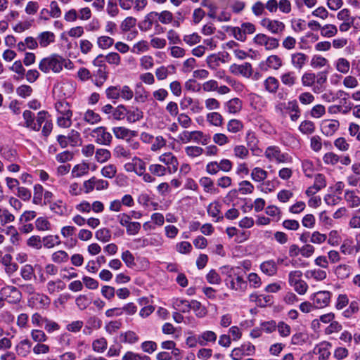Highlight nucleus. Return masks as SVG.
Segmentation results:
<instances>
[{
  "instance_id": "obj_1",
  "label": "nucleus",
  "mask_w": 360,
  "mask_h": 360,
  "mask_svg": "<svg viewBox=\"0 0 360 360\" xmlns=\"http://www.w3.org/2000/svg\"><path fill=\"white\" fill-rule=\"evenodd\" d=\"M70 60H66L62 56L58 54H52L48 57L44 58L39 63V69L44 72L49 73L52 71L54 73H59L63 70V66L69 68L68 65H72ZM71 68V67H70Z\"/></svg>"
},
{
  "instance_id": "obj_2",
  "label": "nucleus",
  "mask_w": 360,
  "mask_h": 360,
  "mask_svg": "<svg viewBox=\"0 0 360 360\" xmlns=\"http://www.w3.org/2000/svg\"><path fill=\"white\" fill-rule=\"evenodd\" d=\"M91 135L94 139L96 143L100 145L110 146L112 140V136L104 127L94 129L91 131Z\"/></svg>"
},
{
  "instance_id": "obj_3",
  "label": "nucleus",
  "mask_w": 360,
  "mask_h": 360,
  "mask_svg": "<svg viewBox=\"0 0 360 360\" xmlns=\"http://www.w3.org/2000/svg\"><path fill=\"white\" fill-rule=\"evenodd\" d=\"M260 25L273 34H282L285 28V25L283 22L268 18L262 19Z\"/></svg>"
},
{
  "instance_id": "obj_4",
  "label": "nucleus",
  "mask_w": 360,
  "mask_h": 360,
  "mask_svg": "<svg viewBox=\"0 0 360 360\" xmlns=\"http://www.w3.org/2000/svg\"><path fill=\"white\" fill-rule=\"evenodd\" d=\"M253 41L257 45L264 46L266 50H273L277 49L279 46V41L277 39L262 33L256 34Z\"/></svg>"
},
{
  "instance_id": "obj_5",
  "label": "nucleus",
  "mask_w": 360,
  "mask_h": 360,
  "mask_svg": "<svg viewBox=\"0 0 360 360\" xmlns=\"http://www.w3.org/2000/svg\"><path fill=\"white\" fill-rule=\"evenodd\" d=\"M255 353V347L250 342L243 344L240 347L234 348L231 357L233 360H240L243 356H251Z\"/></svg>"
},
{
  "instance_id": "obj_6",
  "label": "nucleus",
  "mask_w": 360,
  "mask_h": 360,
  "mask_svg": "<svg viewBox=\"0 0 360 360\" xmlns=\"http://www.w3.org/2000/svg\"><path fill=\"white\" fill-rule=\"evenodd\" d=\"M4 300H6L9 303H17L20 301L21 293L17 288L8 285L1 288L0 291Z\"/></svg>"
},
{
  "instance_id": "obj_7",
  "label": "nucleus",
  "mask_w": 360,
  "mask_h": 360,
  "mask_svg": "<svg viewBox=\"0 0 360 360\" xmlns=\"http://www.w3.org/2000/svg\"><path fill=\"white\" fill-rule=\"evenodd\" d=\"M264 155L269 160L278 163L285 162L288 160V154L282 153L277 146H269L265 150Z\"/></svg>"
},
{
  "instance_id": "obj_8",
  "label": "nucleus",
  "mask_w": 360,
  "mask_h": 360,
  "mask_svg": "<svg viewBox=\"0 0 360 360\" xmlns=\"http://www.w3.org/2000/svg\"><path fill=\"white\" fill-rule=\"evenodd\" d=\"M331 293L328 291H319L311 297L313 305L315 308L321 309L327 307L330 302Z\"/></svg>"
},
{
  "instance_id": "obj_9",
  "label": "nucleus",
  "mask_w": 360,
  "mask_h": 360,
  "mask_svg": "<svg viewBox=\"0 0 360 360\" xmlns=\"http://www.w3.org/2000/svg\"><path fill=\"white\" fill-rule=\"evenodd\" d=\"M159 160L167 165L166 169L168 173L174 174L178 170V160L172 153L161 155L159 157Z\"/></svg>"
},
{
  "instance_id": "obj_10",
  "label": "nucleus",
  "mask_w": 360,
  "mask_h": 360,
  "mask_svg": "<svg viewBox=\"0 0 360 360\" xmlns=\"http://www.w3.org/2000/svg\"><path fill=\"white\" fill-rule=\"evenodd\" d=\"M283 65L282 59L277 55L269 56L265 61H262L259 66L260 69L267 71L269 69L278 70Z\"/></svg>"
},
{
  "instance_id": "obj_11",
  "label": "nucleus",
  "mask_w": 360,
  "mask_h": 360,
  "mask_svg": "<svg viewBox=\"0 0 360 360\" xmlns=\"http://www.w3.org/2000/svg\"><path fill=\"white\" fill-rule=\"evenodd\" d=\"M229 70L232 74L241 75L246 78H249L252 74V68L250 63H244L240 65L234 63L230 66Z\"/></svg>"
},
{
  "instance_id": "obj_12",
  "label": "nucleus",
  "mask_w": 360,
  "mask_h": 360,
  "mask_svg": "<svg viewBox=\"0 0 360 360\" xmlns=\"http://www.w3.org/2000/svg\"><path fill=\"white\" fill-rule=\"evenodd\" d=\"M156 15V11H151L147 13L143 19L139 22V28L142 32L149 31L158 22Z\"/></svg>"
},
{
  "instance_id": "obj_13",
  "label": "nucleus",
  "mask_w": 360,
  "mask_h": 360,
  "mask_svg": "<svg viewBox=\"0 0 360 360\" xmlns=\"http://www.w3.org/2000/svg\"><path fill=\"white\" fill-rule=\"evenodd\" d=\"M309 59L307 55L302 52H295L290 55V62L296 70H302Z\"/></svg>"
},
{
  "instance_id": "obj_14",
  "label": "nucleus",
  "mask_w": 360,
  "mask_h": 360,
  "mask_svg": "<svg viewBox=\"0 0 360 360\" xmlns=\"http://www.w3.org/2000/svg\"><path fill=\"white\" fill-rule=\"evenodd\" d=\"M340 123L335 120H325L321 124V131L323 134L330 136L338 129Z\"/></svg>"
},
{
  "instance_id": "obj_15",
  "label": "nucleus",
  "mask_w": 360,
  "mask_h": 360,
  "mask_svg": "<svg viewBox=\"0 0 360 360\" xmlns=\"http://www.w3.org/2000/svg\"><path fill=\"white\" fill-rule=\"evenodd\" d=\"M352 272V267L345 264L336 266L334 269V274L338 279L344 280L349 277Z\"/></svg>"
},
{
  "instance_id": "obj_16",
  "label": "nucleus",
  "mask_w": 360,
  "mask_h": 360,
  "mask_svg": "<svg viewBox=\"0 0 360 360\" xmlns=\"http://www.w3.org/2000/svg\"><path fill=\"white\" fill-rule=\"evenodd\" d=\"M217 335L212 330H205L198 335V344L201 346H205L209 342L214 343L217 340Z\"/></svg>"
},
{
  "instance_id": "obj_17",
  "label": "nucleus",
  "mask_w": 360,
  "mask_h": 360,
  "mask_svg": "<svg viewBox=\"0 0 360 360\" xmlns=\"http://www.w3.org/2000/svg\"><path fill=\"white\" fill-rule=\"evenodd\" d=\"M56 36L53 32L45 31L41 32L38 37L37 40L41 47H47L50 44L55 41Z\"/></svg>"
},
{
  "instance_id": "obj_18",
  "label": "nucleus",
  "mask_w": 360,
  "mask_h": 360,
  "mask_svg": "<svg viewBox=\"0 0 360 360\" xmlns=\"http://www.w3.org/2000/svg\"><path fill=\"white\" fill-rule=\"evenodd\" d=\"M253 191L254 186L252 185V184L249 181L245 180L242 181L239 184V188L238 191L236 189L231 190L229 193V195H236L238 191L243 195L250 194L253 192Z\"/></svg>"
},
{
  "instance_id": "obj_19",
  "label": "nucleus",
  "mask_w": 360,
  "mask_h": 360,
  "mask_svg": "<svg viewBox=\"0 0 360 360\" xmlns=\"http://www.w3.org/2000/svg\"><path fill=\"white\" fill-rule=\"evenodd\" d=\"M50 210L59 216H64L68 212V206L62 200H57L49 205Z\"/></svg>"
},
{
  "instance_id": "obj_20",
  "label": "nucleus",
  "mask_w": 360,
  "mask_h": 360,
  "mask_svg": "<svg viewBox=\"0 0 360 360\" xmlns=\"http://www.w3.org/2000/svg\"><path fill=\"white\" fill-rule=\"evenodd\" d=\"M286 110L290 113V120L293 122L297 121L300 117V110L296 100H292L287 103Z\"/></svg>"
},
{
  "instance_id": "obj_21",
  "label": "nucleus",
  "mask_w": 360,
  "mask_h": 360,
  "mask_svg": "<svg viewBox=\"0 0 360 360\" xmlns=\"http://www.w3.org/2000/svg\"><path fill=\"white\" fill-rule=\"evenodd\" d=\"M261 271L267 276H274L277 272L276 263L271 259L262 262L260 265Z\"/></svg>"
},
{
  "instance_id": "obj_22",
  "label": "nucleus",
  "mask_w": 360,
  "mask_h": 360,
  "mask_svg": "<svg viewBox=\"0 0 360 360\" xmlns=\"http://www.w3.org/2000/svg\"><path fill=\"white\" fill-rule=\"evenodd\" d=\"M113 155L117 158H123L124 160H129L132 158V153L130 149L122 145L115 146L113 150Z\"/></svg>"
},
{
  "instance_id": "obj_23",
  "label": "nucleus",
  "mask_w": 360,
  "mask_h": 360,
  "mask_svg": "<svg viewBox=\"0 0 360 360\" xmlns=\"http://www.w3.org/2000/svg\"><path fill=\"white\" fill-rule=\"evenodd\" d=\"M32 347V342L25 339L20 341L15 347L16 353L18 356L25 357L30 352Z\"/></svg>"
},
{
  "instance_id": "obj_24",
  "label": "nucleus",
  "mask_w": 360,
  "mask_h": 360,
  "mask_svg": "<svg viewBox=\"0 0 360 360\" xmlns=\"http://www.w3.org/2000/svg\"><path fill=\"white\" fill-rule=\"evenodd\" d=\"M225 107L229 113L236 114L242 109V101L238 98H234L227 101Z\"/></svg>"
},
{
  "instance_id": "obj_25",
  "label": "nucleus",
  "mask_w": 360,
  "mask_h": 360,
  "mask_svg": "<svg viewBox=\"0 0 360 360\" xmlns=\"http://www.w3.org/2000/svg\"><path fill=\"white\" fill-rule=\"evenodd\" d=\"M112 131L117 139H126L127 137L135 136L136 135V132L135 131H131L129 129H127L124 127H117L112 129Z\"/></svg>"
},
{
  "instance_id": "obj_26",
  "label": "nucleus",
  "mask_w": 360,
  "mask_h": 360,
  "mask_svg": "<svg viewBox=\"0 0 360 360\" xmlns=\"http://www.w3.org/2000/svg\"><path fill=\"white\" fill-rule=\"evenodd\" d=\"M22 116H23V118L25 122V126L27 128H30L32 130H34L36 131H39V127H38L39 125L35 124L34 115L32 112H31L30 110H25L23 112Z\"/></svg>"
},
{
  "instance_id": "obj_27",
  "label": "nucleus",
  "mask_w": 360,
  "mask_h": 360,
  "mask_svg": "<svg viewBox=\"0 0 360 360\" xmlns=\"http://www.w3.org/2000/svg\"><path fill=\"white\" fill-rule=\"evenodd\" d=\"M227 287L236 291L244 292L246 290L247 283L240 276H237L236 279L229 282Z\"/></svg>"
},
{
  "instance_id": "obj_28",
  "label": "nucleus",
  "mask_w": 360,
  "mask_h": 360,
  "mask_svg": "<svg viewBox=\"0 0 360 360\" xmlns=\"http://www.w3.org/2000/svg\"><path fill=\"white\" fill-rule=\"evenodd\" d=\"M264 86L268 92L275 94L279 87V82L276 77L270 76L264 80Z\"/></svg>"
},
{
  "instance_id": "obj_29",
  "label": "nucleus",
  "mask_w": 360,
  "mask_h": 360,
  "mask_svg": "<svg viewBox=\"0 0 360 360\" xmlns=\"http://www.w3.org/2000/svg\"><path fill=\"white\" fill-rule=\"evenodd\" d=\"M143 113L138 108H131L127 109V115H126L127 120L129 122L134 123L143 118Z\"/></svg>"
},
{
  "instance_id": "obj_30",
  "label": "nucleus",
  "mask_w": 360,
  "mask_h": 360,
  "mask_svg": "<svg viewBox=\"0 0 360 360\" xmlns=\"http://www.w3.org/2000/svg\"><path fill=\"white\" fill-rule=\"evenodd\" d=\"M0 152L1 157L9 162H14L18 159V153L15 149L4 146L1 148Z\"/></svg>"
},
{
  "instance_id": "obj_31",
  "label": "nucleus",
  "mask_w": 360,
  "mask_h": 360,
  "mask_svg": "<svg viewBox=\"0 0 360 360\" xmlns=\"http://www.w3.org/2000/svg\"><path fill=\"white\" fill-rule=\"evenodd\" d=\"M89 167L86 163H81L75 165L71 172L73 178H79L89 172Z\"/></svg>"
},
{
  "instance_id": "obj_32",
  "label": "nucleus",
  "mask_w": 360,
  "mask_h": 360,
  "mask_svg": "<svg viewBox=\"0 0 360 360\" xmlns=\"http://www.w3.org/2000/svg\"><path fill=\"white\" fill-rule=\"evenodd\" d=\"M55 108L60 115H72L70 105L65 101H60L56 103Z\"/></svg>"
},
{
  "instance_id": "obj_33",
  "label": "nucleus",
  "mask_w": 360,
  "mask_h": 360,
  "mask_svg": "<svg viewBox=\"0 0 360 360\" xmlns=\"http://www.w3.org/2000/svg\"><path fill=\"white\" fill-rule=\"evenodd\" d=\"M281 80L284 85L292 87L297 82V77L294 72L290 71L281 75Z\"/></svg>"
},
{
  "instance_id": "obj_34",
  "label": "nucleus",
  "mask_w": 360,
  "mask_h": 360,
  "mask_svg": "<svg viewBox=\"0 0 360 360\" xmlns=\"http://www.w3.org/2000/svg\"><path fill=\"white\" fill-rule=\"evenodd\" d=\"M207 121L215 127H221L223 124V117L217 112H210L206 116Z\"/></svg>"
},
{
  "instance_id": "obj_35",
  "label": "nucleus",
  "mask_w": 360,
  "mask_h": 360,
  "mask_svg": "<svg viewBox=\"0 0 360 360\" xmlns=\"http://www.w3.org/2000/svg\"><path fill=\"white\" fill-rule=\"evenodd\" d=\"M96 79L94 84L96 86L100 87L103 83L107 80L108 72L107 71V68H98L95 73Z\"/></svg>"
},
{
  "instance_id": "obj_36",
  "label": "nucleus",
  "mask_w": 360,
  "mask_h": 360,
  "mask_svg": "<svg viewBox=\"0 0 360 360\" xmlns=\"http://www.w3.org/2000/svg\"><path fill=\"white\" fill-rule=\"evenodd\" d=\"M268 173L260 167H255L251 172V178L254 181L262 182L267 178Z\"/></svg>"
},
{
  "instance_id": "obj_37",
  "label": "nucleus",
  "mask_w": 360,
  "mask_h": 360,
  "mask_svg": "<svg viewBox=\"0 0 360 360\" xmlns=\"http://www.w3.org/2000/svg\"><path fill=\"white\" fill-rule=\"evenodd\" d=\"M244 125L243 122L237 119L230 120L226 126V129L229 132L236 134L243 130Z\"/></svg>"
},
{
  "instance_id": "obj_38",
  "label": "nucleus",
  "mask_w": 360,
  "mask_h": 360,
  "mask_svg": "<svg viewBox=\"0 0 360 360\" xmlns=\"http://www.w3.org/2000/svg\"><path fill=\"white\" fill-rule=\"evenodd\" d=\"M335 66L339 72L347 74L350 69V63L346 58H340L335 61Z\"/></svg>"
},
{
  "instance_id": "obj_39",
  "label": "nucleus",
  "mask_w": 360,
  "mask_h": 360,
  "mask_svg": "<svg viewBox=\"0 0 360 360\" xmlns=\"http://www.w3.org/2000/svg\"><path fill=\"white\" fill-rule=\"evenodd\" d=\"M191 309H193L195 315L199 318H203L207 314L206 308L197 300H192L191 302Z\"/></svg>"
},
{
  "instance_id": "obj_40",
  "label": "nucleus",
  "mask_w": 360,
  "mask_h": 360,
  "mask_svg": "<svg viewBox=\"0 0 360 360\" xmlns=\"http://www.w3.org/2000/svg\"><path fill=\"white\" fill-rule=\"evenodd\" d=\"M345 199L351 207L360 205V198L354 191H347L345 193Z\"/></svg>"
},
{
  "instance_id": "obj_41",
  "label": "nucleus",
  "mask_w": 360,
  "mask_h": 360,
  "mask_svg": "<svg viewBox=\"0 0 360 360\" xmlns=\"http://www.w3.org/2000/svg\"><path fill=\"white\" fill-rule=\"evenodd\" d=\"M118 86V93L120 98H122L124 101H129L134 97V91L127 85Z\"/></svg>"
},
{
  "instance_id": "obj_42",
  "label": "nucleus",
  "mask_w": 360,
  "mask_h": 360,
  "mask_svg": "<svg viewBox=\"0 0 360 360\" xmlns=\"http://www.w3.org/2000/svg\"><path fill=\"white\" fill-rule=\"evenodd\" d=\"M111 158V153L108 149L99 148L95 152V159L99 163H104Z\"/></svg>"
},
{
  "instance_id": "obj_43",
  "label": "nucleus",
  "mask_w": 360,
  "mask_h": 360,
  "mask_svg": "<svg viewBox=\"0 0 360 360\" xmlns=\"http://www.w3.org/2000/svg\"><path fill=\"white\" fill-rule=\"evenodd\" d=\"M306 276L307 278H312L315 279L316 281H321L324 280L327 274L324 270H321L319 269H311L308 270L306 272Z\"/></svg>"
},
{
  "instance_id": "obj_44",
  "label": "nucleus",
  "mask_w": 360,
  "mask_h": 360,
  "mask_svg": "<svg viewBox=\"0 0 360 360\" xmlns=\"http://www.w3.org/2000/svg\"><path fill=\"white\" fill-rule=\"evenodd\" d=\"M338 33V28L332 24H326L321 27V34L323 37H333Z\"/></svg>"
},
{
  "instance_id": "obj_45",
  "label": "nucleus",
  "mask_w": 360,
  "mask_h": 360,
  "mask_svg": "<svg viewBox=\"0 0 360 360\" xmlns=\"http://www.w3.org/2000/svg\"><path fill=\"white\" fill-rule=\"evenodd\" d=\"M158 22L162 24H169L172 22L174 16L172 12L165 10L160 13L156 12Z\"/></svg>"
},
{
  "instance_id": "obj_46",
  "label": "nucleus",
  "mask_w": 360,
  "mask_h": 360,
  "mask_svg": "<svg viewBox=\"0 0 360 360\" xmlns=\"http://www.w3.org/2000/svg\"><path fill=\"white\" fill-rule=\"evenodd\" d=\"M201 6L208 8L207 15L210 18H215L217 16V6L212 0H202Z\"/></svg>"
},
{
  "instance_id": "obj_47",
  "label": "nucleus",
  "mask_w": 360,
  "mask_h": 360,
  "mask_svg": "<svg viewBox=\"0 0 360 360\" xmlns=\"http://www.w3.org/2000/svg\"><path fill=\"white\" fill-rule=\"evenodd\" d=\"M176 309L183 313L188 312L191 310V302L186 300L176 299L173 302Z\"/></svg>"
},
{
  "instance_id": "obj_48",
  "label": "nucleus",
  "mask_w": 360,
  "mask_h": 360,
  "mask_svg": "<svg viewBox=\"0 0 360 360\" xmlns=\"http://www.w3.org/2000/svg\"><path fill=\"white\" fill-rule=\"evenodd\" d=\"M43 245L46 248H52L56 245L60 244V240L58 236L49 235L44 237L42 239Z\"/></svg>"
},
{
  "instance_id": "obj_49",
  "label": "nucleus",
  "mask_w": 360,
  "mask_h": 360,
  "mask_svg": "<svg viewBox=\"0 0 360 360\" xmlns=\"http://www.w3.org/2000/svg\"><path fill=\"white\" fill-rule=\"evenodd\" d=\"M95 237L99 241L107 243L111 239V232L107 228L100 229L96 231Z\"/></svg>"
},
{
  "instance_id": "obj_50",
  "label": "nucleus",
  "mask_w": 360,
  "mask_h": 360,
  "mask_svg": "<svg viewBox=\"0 0 360 360\" xmlns=\"http://www.w3.org/2000/svg\"><path fill=\"white\" fill-rule=\"evenodd\" d=\"M316 81V74L314 72H304L302 77L301 82L302 84L306 87H311L315 84Z\"/></svg>"
},
{
  "instance_id": "obj_51",
  "label": "nucleus",
  "mask_w": 360,
  "mask_h": 360,
  "mask_svg": "<svg viewBox=\"0 0 360 360\" xmlns=\"http://www.w3.org/2000/svg\"><path fill=\"white\" fill-rule=\"evenodd\" d=\"M15 220V216L8 210L0 207V223L1 225L13 222Z\"/></svg>"
},
{
  "instance_id": "obj_52",
  "label": "nucleus",
  "mask_w": 360,
  "mask_h": 360,
  "mask_svg": "<svg viewBox=\"0 0 360 360\" xmlns=\"http://www.w3.org/2000/svg\"><path fill=\"white\" fill-rule=\"evenodd\" d=\"M108 346V342L105 338H101L95 340L92 343V349L94 352L103 353Z\"/></svg>"
},
{
  "instance_id": "obj_53",
  "label": "nucleus",
  "mask_w": 360,
  "mask_h": 360,
  "mask_svg": "<svg viewBox=\"0 0 360 360\" xmlns=\"http://www.w3.org/2000/svg\"><path fill=\"white\" fill-rule=\"evenodd\" d=\"M360 309V302L354 300L350 302L349 307L343 311L344 316L347 318L352 317L356 314Z\"/></svg>"
},
{
  "instance_id": "obj_54",
  "label": "nucleus",
  "mask_w": 360,
  "mask_h": 360,
  "mask_svg": "<svg viewBox=\"0 0 360 360\" xmlns=\"http://www.w3.org/2000/svg\"><path fill=\"white\" fill-rule=\"evenodd\" d=\"M134 94L135 101L138 103H145L148 98L149 93L141 86H138Z\"/></svg>"
},
{
  "instance_id": "obj_55",
  "label": "nucleus",
  "mask_w": 360,
  "mask_h": 360,
  "mask_svg": "<svg viewBox=\"0 0 360 360\" xmlns=\"http://www.w3.org/2000/svg\"><path fill=\"white\" fill-rule=\"evenodd\" d=\"M106 12L112 18H115L119 14L120 10L117 1L108 0Z\"/></svg>"
},
{
  "instance_id": "obj_56",
  "label": "nucleus",
  "mask_w": 360,
  "mask_h": 360,
  "mask_svg": "<svg viewBox=\"0 0 360 360\" xmlns=\"http://www.w3.org/2000/svg\"><path fill=\"white\" fill-rule=\"evenodd\" d=\"M69 143L71 146H77L81 145L82 139L79 133L74 129H72L68 134Z\"/></svg>"
},
{
  "instance_id": "obj_57",
  "label": "nucleus",
  "mask_w": 360,
  "mask_h": 360,
  "mask_svg": "<svg viewBox=\"0 0 360 360\" xmlns=\"http://www.w3.org/2000/svg\"><path fill=\"white\" fill-rule=\"evenodd\" d=\"M299 130L304 134H311L315 130V125L311 121L304 120L300 124Z\"/></svg>"
},
{
  "instance_id": "obj_58",
  "label": "nucleus",
  "mask_w": 360,
  "mask_h": 360,
  "mask_svg": "<svg viewBox=\"0 0 360 360\" xmlns=\"http://www.w3.org/2000/svg\"><path fill=\"white\" fill-rule=\"evenodd\" d=\"M85 122L91 124H94L101 121L100 115L91 110H88L84 115Z\"/></svg>"
},
{
  "instance_id": "obj_59",
  "label": "nucleus",
  "mask_w": 360,
  "mask_h": 360,
  "mask_svg": "<svg viewBox=\"0 0 360 360\" xmlns=\"http://www.w3.org/2000/svg\"><path fill=\"white\" fill-rule=\"evenodd\" d=\"M127 115V108L124 105H119L112 111V117L116 120H124Z\"/></svg>"
},
{
  "instance_id": "obj_60",
  "label": "nucleus",
  "mask_w": 360,
  "mask_h": 360,
  "mask_svg": "<svg viewBox=\"0 0 360 360\" xmlns=\"http://www.w3.org/2000/svg\"><path fill=\"white\" fill-rule=\"evenodd\" d=\"M186 154L190 158H196L204 153V149L199 146H189L185 148Z\"/></svg>"
},
{
  "instance_id": "obj_61",
  "label": "nucleus",
  "mask_w": 360,
  "mask_h": 360,
  "mask_svg": "<svg viewBox=\"0 0 360 360\" xmlns=\"http://www.w3.org/2000/svg\"><path fill=\"white\" fill-rule=\"evenodd\" d=\"M136 19L132 16L127 17L120 25V29L122 32L129 31L132 27H135Z\"/></svg>"
},
{
  "instance_id": "obj_62",
  "label": "nucleus",
  "mask_w": 360,
  "mask_h": 360,
  "mask_svg": "<svg viewBox=\"0 0 360 360\" xmlns=\"http://www.w3.org/2000/svg\"><path fill=\"white\" fill-rule=\"evenodd\" d=\"M149 172L157 176H162L166 174L167 169L165 166L159 164H152L149 166Z\"/></svg>"
},
{
  "instance_id": "obj_63",
  "label": "nucleus",
  "mask_w": 360,
  "mask_h": 360,
  "mask_svg": "<svg viewBox=\"0 0 360 360\" xmlns=\"http://www.w3.org/2000/svg\"><path fill=\"white\" fill-rule=\"evenodd\" d=\"M233 154L235 157L244 160L249 155L248 149L243 145H238L233 148Z\"/></svg>"
},
{
  "instance_id": "obj_64",
  "label": "nucleus",
  "mask_w": 360,
  "mask_h": 360,
  "mask_svg": "<svg viewBox=\"0 0 360 360\" xmlns=\"http://www.w3.org/2000/svg\"><path fill=\"white\" fill-rule=\"evenodd\" d=\"M307 335L302 332H298L292 335L290 343L293 345H302L306 342Z\"/></svg>"
}]
</instances>
